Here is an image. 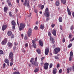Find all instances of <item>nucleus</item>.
<instances>
[{
  "instance_id": "nucleus-28",
  "label": "nucleus",
  "mask_w": 74,
  "mask_h": 74,
  "mask_svg": "<svg viewBox=\"0 0 74 74\" xmlns=\"http://www.w3.org/2000/svg\"><path fill=\"white\" fill-rule=\"evenodd\" d=\"M40 28L41 29H44V26L42 25H41L40 26Z\"/></svg>"
},
{
  "instance_id": "nucleus-24",
  "label": "nucleus",
  "mask_w": 74,
  "mask_h": 74,
  "mask_svg": "<svg viewBox=\"0 0 74 74\" xmlns=\"http://www.w3.org/2000/svg\"><path fill=\"white\" fill-rule=\"evenodd\" d=\"M58 20H59V22H62V21H63V19L62 18V17H59Z\"/></svg>"
},
{
  "instance_id": "nucleus-20",
  "label": "nucleus",
  "mask_w": 74,
  "mask_h": 74,
  "mask_svg": "<svg viewBox=\"0 0 74 74\" xmlns=\"http://www.w3.org/2000/svg\"><path fill=\"white\" fill-rule=\"evenodd\" d=\"M72 68L71 67L68 68L67 69V71L68 74H69V70L70 71H71V69Z\"/></svg>"
},
{
  "instance_id": "nucleus-27",
  "label": "nucleus",
  "mask_w": 74,
  "mask_h": 74,
  "mask_svg": "<svg viewBox=\"0 0 74 74\" xmlns=\"http://www.w3.org/2000/svg\"><path fill=\"white\" fill-rule=\"evenodd\" d=\"M61 2L62 3L64 4H65L66 3V0H61Z\"/></svg>"
},
{
  "instance_id": "nucleus-52",
  "label": "nucleus",
  "mask_w": 74,
  "mask_h": 74,
  "mask_svg": "<svg viewBox=\"0 0 74 74\" xmlns=\"http://www.w3.org/2000/svg\"><path fill=\"white\" fill-rule=\"evenodd\" d=\"M25 48H26V47H28V44H27V43H26L25 45Z\"/></svg>"
},
{
  "instance_id": "nucleus-33",
  "label": "nucleus",
  "mask_w": 74,
  "mask_h": 74,
  "mask_svg": "<svg viewBox=\"0 0 74 74\" xmlns=\"http://www.w3.org/2000/svg\"><path fill=\"white\" fill-rule=\"evenodd\" d=\"M11 62H10V66H12L13 65V63H14V62H13L14 61H11Z\"/></svg>"
},
{
  "instance_id": "nucleus-48",
  "label": "nucleus",
  "mask_w": 74,
  "mask_h": 74,
  "mask_svg": "<svg viewBox=\"0 0 74 74\" xmlns=\"http://www.w3.org/2000/svg\"><path fill=\"white\" fill-rule=\"evenodd\" d=\"M15 25H13L12 26V29L13 30H15Z\"/></svg>"
},
{
  "instance_id": "nucleus-39",
  "label": "nucleus",
  "mask_w": 74,
  "mask_h": 74,
  "mask_svg": "<svg viewBox=\"0 0 74 74\" xmlns=\"http://www.w3.org/2000/svg\"><path fill=\"white\" fill-rule=\"evenodd\" d=\"M3 51L2 50H0V54L1 55H2L3 54Z\"/></svg>"
},
{
  "instance_id": "nucleus-7",
  "label": "nucleus",
  "mask_w": 74,
  "mask_h": 74,
  "mask_svg": "<svg viewBox=\"0 0 74 74\" xmlns=\"http://www.w3.org/2000/svg\"><path fill=\"white\" fill-rule=\"evenodd\" d=\"M44 66L43 67L45 70H47L48 67V66H49V64L47 62H46L44 64Z\"/></svg>"
},
{
  "instance_id": "nucleus-64",
  "label": "nucleus",
  "mask_w": 74,
  "mask_h": 74,
  "mask_svg": "<svg viewBox=\"0 0 74 74\" xmlns=\"http://www.w3.org/2000/svg\"><path fill=\"white\" fill-rule=\"evenodd\" d=\"M62 42H65V39L63 38L62 39Z\"/></svg>"
},
{
  "instance_id": "nucleus-32",
  "label": "nucleus",
  "mask_w": 74,
  "mask_h": 74,
  "mask_svg": "<svg viewBox=\"0 0 74 74\" xmlns=\"http://www.w3.org/2000/svg\"><path fill=\"white\" fill-rule=\"evenodd\" d=\"M34 11L35 13H36V14H37V13H38V11L36 9H34Z\"/></svg>"
},
{
  "instance_id": "nucleus-46",
  "label": "nucleus",
  "mask_w": 74,
  "mask_h": 74,
  "mask_svg": "<svg viewBox=\"0 0 74 74\" xmlns=\"http://www.w3.org/2000/svg\"><path fill=\"white\" fill-rule=\"evenodd\" d=\"M33 60H34V58H32L31 59V60L30 61L31 63H32V61H33Z\"/></svg>"
},
{
  "instance_id": "nucleus-16",
  "label": "nucleus",
  "mask_w": 74,
  "mask_h": 74,
  "mask_svg": "<svg viewBox=\"0 0 74 74\" xmlns=\"http://www.w3.org/2000/svg\"><path fill=\"white\" fill-rule=\"evenodd\" d=\"M39 43L40 47H43L44 44H43V42H42V41L41 40H40L39 41Z\"/></svg>"
},
{
  "instance_id": "nucleus-38",
  "label": "nucleus",
  "mask_w": 74,
  "mask_h": 74,
  "mask_svg": "<svg viewBox=\"0 0 74 74\" xmlns=\"http://www.w3.org/2000/svg\"><path fill=\"white\" fill-rule=\"evenodd\" d=\"M14 74H20V73L19 72H14Z\"/></svg>"
},
{
  "instance_id": "nucleus-22",
  "label": "nucleus",
  "mask_w": 74,
  "mask_h": 74,
  "mask_svg": "<svg viewBox=\"0 0 74 74\" xmlns=\"http://www.w3.org/2000/svg\"><path fill=\"white\" fill-rule=\"evenodd\" d=\"M12 24V25H14L15 26L16 25V23H15V21L14 20H13L11 22Z\"/></svg>"
},
{
  "instance_id": "nucleus-59",
  "label": "nucleus",
  "mask_w": 74,
  "mask_h": 74,
  "mask_svg": "<svg viewBox=\"0 0 74 74\" xmlns=\"http://www.w3.org/2000/svg\"><path fill=\"white\" fill-rule=\"evenodd\" d=\"M45 59V57H43L41 58V61H42V60H43V59Z\"/></svg>"
},
{
  "instance_id": "nucleus-35",
  "label": "nucleus",
  "mask_w": 74,
  "mask_h": 74,
  "mask_svg": "<svg viewBox=\"0 0 74 74\" xmlns=\"http://www.w3.org/2000/svg\"><path fill=\"white\" fill-rule=\"evenodd\" d=\"M22 52H23V53H25L26 52V51L25 49H24L23 48L22 49Z\"/></svg>"
},
{
  "instance_id": "nucleus-36",
  "label": "nucleus",
  "mask_w": 74,
  "mask_h": 74,
  "mask_svg": "<svg viewBox=\"0 0 74 74\" xmlns=\"http://www.w3.org/2000/svg\"><path fill=\"white\" fill-rule=\"evenodd\" d=\"M24 39L25 40H27V39H28V37H27V36L26 35H25Z\"/></svg>"
},
{
  "instance_id": "nucleus-51",
  "label": "nucleus",
  "mask_w": 74,
  "mask_h": 74,
  "mask_svg": "<svg viewBox=\"0 0 74 74\" xmlns=\"http://www.w3.org/2000/svg\"><path fill=\"white\" fill-rule=\"evenodd\" d=\"M60 29L61 30H62L63 29V27H62V26L60 25Z\"/></svg>"
},
{
  "instance_id": "nucleus-15",
  "label": "nucleus",
  "mask_w": 74,
  "mask_h": 74,
  "mask_svg": "<svg viewBox=\"0 0 74 74\" xmlns=\"http://www.w3.org/2000/svg\"><path fill=\"white\" fill-rule=\"evenodd\" d=\"M52 34L54 36H56V31L55 29H53L52 30Z\"/></svg>"
},
{
  "instance_id": "nucleus-34",
  "label": "nucleus",
  "mask_w": 74,
  "mask_h": 74,
  "mask_svg": "<svg viewBox=\"0 0 74 74\" xmlns=\"http://www.w3.org/2000/svg\"><path fill=\"white\" fill-rule=\"evenodd\" d=\"M74 29V25H72L70 29L71 30H73Z\"/></svg>"
},
{
  "instance_id": "nucleus-23",
  "label": "nucleus",
  "mask_w": 74,
  "mask_h": 74,
  "mask_svg": "<svg viewBox=\"0 0 74 74\" xmlns=\"http://www.w3.org/2000/svg\"><path fill=\"white\" fill-rule=\"evenodd\" d=\"M7 34L9 36H10L12 35V32L11 31H8L7 32Z\"/></svg>"
},
{
  "instance_id": "nucleus-26",
  "label": "nucleus",
  "mask_w": 74,
  "mask_h": 74,
  "mask_svg": "<svg viewBox=\"0 0 74 74\" xmlns=\"http://www.w3.org/2000/svg\"><path fill=\"white\" fill-rule=\"evenodd\" d=\"M60 3L58 1H57L56 3V4L57 6H59V5Z\"/></svg>"
},
{
  "instance_id": "nucleus-62",
  "label": "nucleus",
  "mask_w": 74,
  "mask_h": 74,
  "mask_svg": "<svg viewBox=\"0 0 74 74\" xmlns=\"http://www.w3.org/2000/svg\"><path fill=\"white\" fill-rule=\"evenodd\" d=\"M16 2L18 3H19V0H16Z\"/></svg>"
},
{
  "instance_id": "nucleus-53",
  "label": "nucleus",
  "mask_w": 74,
  "mask_h": 74,
  "mask_svg": "<svg viewBox=\"0 0 74 74\" xmlns=\"http://www.w3.org/2000/svg\"><path fill=\"white\" fill-rule=\"evenodd\" d=\"M44 62H43V61H42V62H41L40 64H41L42 66V65H43V64H44Z\"/></svg>"
},
{
  "instance_id": "nucleus-12",
  "label": "nucleus",
  "mask_w": 74,
  "mask_h": 74,
  "mask_svg": "<svg viewBox=\"0 0 74 74\" xmlns=\"http://www.w3.org/2000/svg\"><path fill=\"white\" fill-rule=\"evenodd\" d=\"M5 62L7 64L8 66L10 65V61L7 58H6L5 60Z\"/></svg>"
},
{
  "instance_id": "nucleus-50",
  "label": "nucleus",
  "mask_w": 74,
  "mask_h": 74,
  "mask_svg": "<svg viewBox=\"0 0 74 74\" xmlns=\"http://www.w3.org/2000/svg\"><path fill=\"white\" fill-rule=\"evenodd\" d=\"M44 5H42L41 6V10H43V8H44Z\"/></svg>"
},
{
  "instance_id": "nucleus-25",
  "label": "nucleus",
  "mask_w": 74,
  "mask_h": 74,
  "mask_svg": "<svg viewBox=\"0 0 74 74\" xmlns=\"http://www.w3.org/2000/svg\"><path fill=\"white\" fill-rule=\"evenodd\" d=\"M36 52L39 54H40L41 53V51L40 49H38L36 50Z\"/></svg>"
},
{
  "instance_id": "nucleus-6",
  "label": "nucleus",
  "mask_w": 74,
  "mask_h": 74,
  "mask_svg": "<svg viewBox=\"0 0 74 74\" xmlns=\"http://www.w3.org/2000/svg\"><path fill=\"white\" fill-rule=\"evenodd\" d=\"M32 33V30L31 28H29L27 32V34L28 35V37H30Z\"/></svg>"
},
{
  "instance_id": "nucleus-17",
  "label": "nucleus",
  "mask_w": 74,
  "mask_h": 74,
  "mask_svg": "<svg viewBox=\"0 0 74 74\" xmlns=\"http://www.w3.org/2000/svg\"><path fill=\"white\" fill-rule=\"evenodd\" d=\"M32 64H34L36 66H37L38 64V63L36 62H34V61H33L32 63Z\"/></svg>"
},
{
  "instance_id": "nucleus-44",
  "label": "nucleus",
  "mask_w": 74,
  "mask_h": 74,
  "mask_svg": "<svg viewBox=\"0 0 74 74\" xmlns=\"http://www.w3.org/2000/svg\"><path fill=\"white\" fill-rule=\"evenodd\" d=\"M55 58L56 59H59V57L58 56H55Z\"/></svg>"
},
{
  "instance_id": "nucleus-30",
  "label": "nucleus",
  "mask_w": 74,
  "mask_h": 74,
  "mask_svg": "<svg viewBox=\"0 0 74 74\" xmlns=\"http://www.w3.org/2000/svg\"><path fill=\"white\" fill-rule=\"evenodd\" d=\"M48 35L50 37H52L51 36H52V34H51V33L50 32H49L48 33Z\"/></svg>"
},
{
  "instance_id": "nucleus-31",
  "label": "nucleus",
  "mask_w": 74,
  "mask_h": 74,
  "mask_svg": "<svg viewBox=\"0 0 74 74\" xmlns=\"http://www.w3.org/2000/svg\"><path fill=\"white\" fill-rule=\"evenodd\" d=\"M73 45L72 44V43H70L68 46V48H70V47H71L72 46V45Z\"/></svg>"
},
{
  "instance_id": "nucleus-40",
  "label": "nucleus",
  "mask_w": 74,
  "mask_h": 74,
  "mask_svg": "<svg viewBox=\"0 0 74 74\" xmlns=\"http://www.w3.org/2000/svg\"><path fill=\"white\" fill-rule=\"evenodd\" d=\"M12 12H9V15L10 16H12Z\"/></svg>"
},
{
  "instance_id": "nucleus-29",
  "label": "nucleus",
  "mask_w": 74,
  "mask_h": 74,
  "mask_svg": "<svg viewBox=\"0 0 74 74\" xmlns=\"http://www.w3.org/2000/svg\"><path fill=\"white\" fill-rule=\"evenodd\" d=\"M56 68H55V69H54L53 71V74H55L56 73Z\"/></svg>"
},
{
  "instance_id": "nucleus-57",
  "label": "nucleus",
  "mask_w": 74,
  "mask_h": 74,
  "mask_svg": "<svg viewBox=\"0 0 74 74\" xmlns=\"http://www.w3.org/2000/svg\"><path fill=\"white\" fill-rule=\"evenodd\" d=\"M59 73H61L62 72V69H60L59 70Z\"/></svg>"
},
{
  "instance_id": "nucleus-8",
  "label": "nucleus",
  "mask_w": 74,
  "mask_h": 74,
  "mask_svg": "<svg viewBox=\"0 0 74 74\" xmlns=\"http://www.w3.org/2000/svg\"><path fill=\"white\" fill-rule=\"evenodd\" d=\"M73 55V51H71L70 53L69 61H71Z\"/></svg>"
},
{
  "instance_id": "nucleus-45",
  "label": "nucleus",
  "mask_w": 74,
  "mask_h": 74,
  "mask_svg": "<svg viewBox=\"0 0 74 74\" xmlns=\"http://www.w3.org/2000/svg\"><path fill=\"white\" fill-rule=\"evenodd\" d=\"M14 45L15 46H16V45H18V43L16 42H14Z\"/></svg>"
},
{
  "instance_id": "nucleus-43",
  "label": "nucleus",
  "mask_w": 74,
  "mask_h": 74,
  "mask_svg": "<svg viewBox=\"0 0 74 74\" xmlns=\"http://www.w3.org/2000/svg\"><path fill=\"white\" fill-rule=\"evenodd\" d=\"M6 66H7V64H5V63L3 64V68H5V67Z\"/></svg>"
},
{
  "instance_id": "nucleus-18",
  "label": "nucleus",
  "mask_w": 74,
  "mask_h": 74,
  "mask_svg": "<svg viewBox=\"0 0 74 74\" xmlns=\"http://www.w3.org/2000/svg\"><path fill=\"white\" fill-rule=\"evenodd\" d=\"M67 10L68 15H71V11H70V10L69 9V8H68V7H67Z\"/></svg>"
},
{
  "instance_id": "nucleus-3",
  "label": "nucleus",
  "mask_w": 74,
  "mask_h": 74,
  "mask_svg": "<svg viewBox=\"0 0 74 74\" xmlns=\"http://www.w3.org/2000/svg\"><path fill=\"white\" fill-rule=\"evenodd\" d=\"M9 58L11 59V61H14V54L12 52L10 53L9 55Z\"/></svg>"
},
{
  "instance_id": "nucleus-41",
  "label": "nucleus",
  "mask_w": 74,
  "mask_h": 74,
  "mask_svg": "<svg viewBox=\"0 0 74 74\" xmlns=\"http://www.w3.org/2000/svg\"><path fill=\"white\" fill-rule=\"evenodd\" d=\"M50 18L49 17H47L46 18V22H48V21H49Z\"/></svg>"
},
{
  "instance_id": "nucleus-63",
  "label": "nucleus",
  "mask_w": 74,
  "mask_h": 74,
  "mask_svg": "<svg viewBox=\"0 0 74 74\" xmlns=\"http://www.w3.org/2000/svg\"><path fill=\"white\" fill-rule=\"evenodd\" d=\"M11 38H14V35L12 34V35L11 36Z\"/></svg>"
},
{
  "instance_id": "nucleus-49",
  "label": "nucleus",
  "mask_w": 74,
  "mask_h": 74,
  "mask_svg": "<svg viewBox=\"0 0 74 74\" xmlns=\"http://www.w3.org/2000/svg\"><path fill=\"white\" fill-rule=\"evenodd\" d=\"M34 29L35 30H37L38 29V27H37V26H36L34 27Z\"/></svg>"
},
{
  "instance_id": "nucleus-55",
  "label": "nucleus",
  "mask_w": 74,
  "mask_h": 74,
  "mask_svg": "<svg viewBox=\"0 0 74 74\" xmlns=\"http://www.w3.org/2000/svg\"><path fill=\"white\" fill-rule=\"evenodd\" d=\"M52 27H55V24H52L51 25Z\"/></svg>"
},
{
  "instance_id": "nucleus-54",
  "label": "nucleus",
  "mask_w": 74,
  "mask_h": 74,
  "mask_svg": "<svg viewBox=\"0 0 74 74\" xmlns=\"http://www.w3.org/2000/svg\"><path fill=\"white\" fill-rule=\"evenodd\" d=\"M60 67V65L59 64H57V68H58V67Z\"/></svg>"
},
{
  "instance_id": "nucleus-13",
  "label": "nucleus",
  "mask_w": 74,
  "mask_h": 74,
  "mask_svg": "<svg viewBox=\"0 0 74 74\" xmlns=\"http://www.w3.org/2000/svg\"><path fill=\"white\" fill-rule=\"evenodd\" d=\"M7 25H3L2 27V30L3 31H4L7 29Z\"/></svg>"
},
{
  "instance_id": "nucleus-58",
  "label": "nucleus",
  "mask_w": 74,
  "mask_h": 74,
  "mask_svg": "<svg viewBox=\"0 0 74 74\" xmlns=\"http://www.w3.org/2000/svg\"><path fill=\"white\" fill-rule=\"evenodd\" d=\"M71 37H72L71 34H70L69 35V38L70 39H71Z\"/></svg>"
},
{
  "instance_id": "nucleus-47",
  "label": "nucleus",
  "mask_w": 74,
  "mask_h": 74,
  "mask_svg": "<svg viewBox=\"0 0 74 74\" xmlns=\"http://www.w3.org/2000/svg\"><path fill=\"white\" fill-rule=\"evenodd\" d=\"M8 6H9V7H10V5H11V3L9 2L8 3Z\"/></svg>"
},
{
  "instance_id": "nucleus-42",
  "label": "nucleus",
  "mask_w": 74,
  "mask_h": 74,
  "mask_svg": "<svg viewBox=\"0 0 74 74\" xmlns=\"http://www.w3.org/2000/svg\"><path fill=\"white\" fill-rule=\"evenodd\" d=\"M53 66V64H52L51 63L50 64V65H49V67H50V69H51V68H52Z\"/></svg>"
},
{
  "instance_id": "nucleus-4",
  "label": "nucleus",
  "mask_w": 74,
  "mask_h": 74,
  "mask_svg": "<svg viewBox=\"0 0 74 74\" xmlns=\"http://www.w3.org/2000/svg\"><path fill=\"white\" fill-rule=\"evenodd\" d=\"M23 5H25V7H28L29 8H30L29 1H27V0H25V2L23 3Z\"/></svg>"
},
{
  "instance_id": "nucleus-9",
  "label": "nucleus",
  "mask_w": 74,
  "mask_h": 74,
  "mask_svg": "<svg viewBox=\"0 0 74 74\" xmlns=\"http://www.w3.org/2000/svg\"><path fill=\"white\" fill-rule=\"evenodd\" d=\"M45 55H48V53H49V48L47 47L46 49H45Z\"/></svg>"
},
{
  "instance_id": "nucleus-37",
  "label": "nucleus",
  "mask_w": 74,
  "mask_h": 74,
  "mask_svg": "<svg viewBox=\"0 0 74 74\" xmlns=\"http://www.w3.org/2000/svg\"><path fill=\"white\" fill-rule=\"evenodd\" d=\"M33 46L34 47V48H36V47L37 45H36V43H35L34 44H33Z\"/></svg>"
},
{
  "instance_id": "nucleus-61",
  "label": "nucleus",
  "mask_w": 74,
  "mask_h": 74,
  "mask_svg": "<svg viewBox=\"0 0 74 74\" xmlns=\"http://www.w3.org/2000/svg\"><path fill=\"white\" fill-rule=\"evenodd\" d=\"M74 38H73L72 39L70 40V41L71 42L73 41H74Z\"/></svg>"
},
{
  "instance_id": "nucleus-1",
  "label": "nucleus",
  "mask_w": 74,
  "mask_h": 74,
  "mask_svg": "<svg viewBox=\"0 0 74 74\" xmlns=\"http://www.w3.org/2000/svg\"><path fill=\"white\" fill-rule=\"evenodd\" d=\"M17 25L18 26H19V29L20 31H22V30L24 29L25 26H26L25 24L23 23H21L20 24V26H19V23H17Z\"/></svg>"
},
{
  "instance_id": "nucleus-14",
  "label": "nucleus",
  "mask_w": 74,
  "mask_h": 74,
  "mask_svg": "<svg viewBox=\"0 0 74 74\" xmlns=\"http://www.w3.org/2000/svg\"><path fill=\"white\" fill-rule=\"evenodd\" d=\"M50 40H51V42H52V44H54L55 43V40H54V39L52 37H50Z\"/></svg>"
},
{
  "instance_id": "nucleus-5",
  "label": "nucleus",
  "mask_w": 74,
  "mask_h": 74,
  "mask_svg": "<svg viewBox=\"0 0 74 74\" xmlns=\"http://www.w3.org/2000/svg\"><path fill=\"white\" fill-rule=\"evenodd\" d=\"M60 51V49L59 47H57L54 50V52L55 54H58Z\"/></svg>"
},
{
  "instance_id": "nucleus-56",
  "label": "nucleus",
  "mask_w": 74,
  "mask_h": 74,
  "mask_svg": "<svg viewBox=\"0 0 74 74\" xmlns=\"http://www.w3.org/2000/svg\"><path fill=\"white\" fill-rule=\"evenodd\" d=\"M32 42L33 44H35V41L34 40H33L32 41Z\"/></svg>"
},
{
  "instance_id": "nucleus-21",
  "label": "nucleus",
  "mask_w": 74,
  "mask_h": 74,
  "mask_svg": "<svg viewBox=\"0 0 74 74\" xmlns=\"http://www.w3.org/2000/svg\"><path fill=\"white\" fill-rule=\"evenodd\" d=\"M3 10L4 12H7L8 10V7H5L4 8Z\"/></svg>"
},
{
  "instance_id": "nucleus-10",
  "label": "nucleus",
  "mask_w": 74,
  "mask_h": 74,
  "mask_svg": "<svg viewBox=\"0 0 74 74\" xmlns=\"http://www.w3.org/2000/svg\"><path fill=\"white\" fill-rule=\"evenodd\" d=\"M7 42V40L6 39H4L3 41L1 42L2 45H5L6 43Z\"/></svg>"
},
{
  "instance_id": "nucleus-11",
  "label": "nucleus",
  "mask_w": 74,
  "mask_h": 74,
  "mask_svg": "<svg viewBox=\"0 0 74 74\" xmlns=\"http://www.w3.org/2000/svg\"><path fill=\"white\" fill-rule=\"evenodd\" d=\"M13 45H12V43H11L10 42H9L8 43V46L9 48H12Z\"/></svg>"
},
{
  "instance_id": "nucleus-60",
  "label": "nucleus",
  "mask_w": 74,
  "mask_h": 74,
  "mask_svg": "<svg viewBox=\"0 0 74 74\" xmlns=\"http://www.w3.org/2000/svg\"><path fill=\"white\" fill-rule=\"evenodd\" d=\"M37 57H36L35 59V62H37Z\"/></svg>"
},
{
  "instance_id": "nucleus-19",
  "label": "nucleus",
  "mask_w": 74,
  "mask_h": 74,
  "mask_svg": "<svg viewBox=\"0 0 74 74\" xmlns=\"http://www.w3.org/2000/svg\"><path fill=\"white\" fill-rule=\"evenodd\" d=\"M39 68H37L35 69L34 70V73H37L38 71H39Z\"/></svg>"
},
{
  "instance_id": "nucleus-2",
  "label": "nucleus",
  "mask_w": 74,
  "mask_h": 74,
  "mask_svg": "<svg viewBox=\"0 0 74 74\" xmlns=\"http://www.w3.org/2000/svg\"><path fill=\"white\" fill-rule=\"evenodd\" d=\"M45 13H44V16L45 15L46 17H49V11H48V8H46L45 11ZM46 14V15H45Z\"/></svg>"
}]
</instances>
